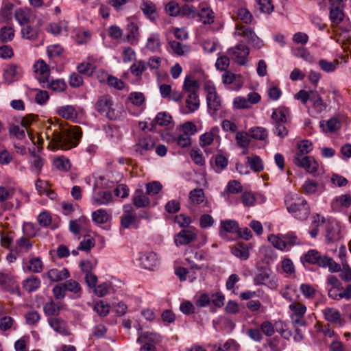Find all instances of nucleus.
I'll use <instances>...</instances> for the list:
<instances>
[{"mask_svg":"<svg viewBox=\"0 0 351 351\" xmlns=\"http://www.w3.org/2000/svg\"><path fill=\"white\" fill-rule=\"evenodd\" d=\"M48 122L50 125L46 127L45 136L49 141V148L69 150L77 146L82 136L79 126L65 127L62 123L51 119Z\"/></svg>","mask_w":351,"mask_h":351,"instance_id":"1","label":"nucleus"},{"mask_svg":"<svg viewBox=\"0 0 351 351\" xmlns=\"http://www.w3.org/2000/svg\"><path fill=\"white\" fill-rule=\"evenodd\" d=\"M287 211L295 219L304 221L310 215V206L307 201L296 195L288 194L285 198Z\"/></svg>","mask_w":351,"mask_h":351,"instance_id":"2","label":"nucleus"},{"mask_svg":"<svg viewBox=\"0 0 351 351\" xmlns=\"http://www.w3.org/2000/svg\"><path fill=\"white\" fill-rule=\"evenodd\" d=\"M304 260L310 264L317 265L320 267H328L331 273L340 271V265L339 263L326 255H322L315 250L308 251L304 255Z\"/></svg>","mask_w":351,"mask_h":351,"instance_id":"3","label":"nucleus"},{"mask_svg":"<svg viewBox=\"0 0 351 351\" xmlns=\"http://www.w3.org/2000/svg\"><path fill=\"white\" fill-rule=\"evenodd\" d=\"M255 285H265L270 289H276L278 287V281L272 271L268 267H257V271L253 278Z\"/></svg>","mask_w":351,"mask_h":351,"instance_id":"4","label":"nucleus"},{"mask_svg":"<svg viewBox=\"0 0 351 351\" xmlns=\"http://www.w3.org/2000/svg\"><path fill=\"white\" fill-rule=\"evenodd\" d=\"M344 227L337 220L329 218L325 225V238L328 243L339 241L343 237Z\"/></svg>","mask_w":351,"mask_h":351,"instance_id":"5","label":"nucleus"},{"mask_svg":"<svg viewBox=\"0 0 351 351\" xmlns=\"http://www.w3.org/2000/svg\"><path fill=\"white\" fill-rule=\"evenodd\" d=\"M235 36H241L252 47L261 49L263 47V41L256 34L254 30L246 25L237 23L234 32Z\"/></svg>","mask_w":351,"mask_h":351,"instance_id":"6","label":"nucleus"},{"mask_svg":"<svg viewBox=\"0 0 351 351\" xmlns=\"http://www.w3.org/2000/svg\"><path fill=\"white\" fill-rule=\"evenodd\" d=\"M293 162L298 167L304 169L306 173L313 176H316L321 170L319 164L311 156H293Z\"/></svg>","mask_w":351,"mask_h":351,"instance_id":"7","label":"nucleus"},{"mask_svg":"<svg viewBox=\"0 0 351 351\" xmlns=\"http://www.w3.org/2000/svg\"><path fill=\"white\" fill-rule=\"evenodd\" d=\"M128 108L130 113L138 116L146 108V99L141 92H131L128 97Z\"/></svg>","mask_w":351,"mask_h":351,"instance_id":"8","label":"nucleus"},{"mask_svg":"<svg viewBox=\"0 0 351 351\" xmlns=\"http://www.w3.org/2000/svg\"><path fill=\"white\" fill-rule=\"evenodd\" d=\"M249 53V47L241 43L229 49L228 51L230 58L240 65L245 64Z\"/></svg>","mask_w":351,"mask_h":351,"instance_id":"9","label":"nucleus"},{"mask_svg":"<svg viewBox=\"0 0 351 351\" xmlns=\"http://www.w3.org/2000/svg\"><path fill=\"white\" fill-rule=\"evenodd\" d=\"M0 289L19 296L21 295L19 285L10 274L0 272Z\"/></svg>","mask_w":351,"mask_h":351,"instance_id":"10","label":"nucleus"},{"mask_svg":"<svg viewBox=\"0 0 351 351\" xmlns=\"http://www.w3.org/2000/svg\"><path fill=\"white\" fill-rule=\"evenodd\" d=\"M289 308L291 312V318L293 322L304 326L305 321L303 317L306 312V306L300 302H293L289 306Z\"/></svg>","mask_w":351,"mask_h":351,"instance_id":"11","label":"nucleus"},{"mask_svg":"<svg viewBox=\"0 0 351 351\" xmlns=\"http://www.w3.org/2000/svg\"><path fill=\"white\" fill-rule=\"evenodd\" d=\"M23 69L15 64H10L3 69V77L5 83L10 84L19 80L23 75Z\"/></svg>","mask_w":351,"mask_h":351,"instance_id":"12","label":"nucleus"},{"mask_svg":"<svg viewBox=\"0 0 351 351\" xmlns=\"http://www.w3.org/2000/svg\"><path fill=\"white\" fill-rule=\"evenodd\" d=\"M121 224L124 228H138V220L131 205L124 206V213L121 217Z\"/></svg>","mask_w":351,"mask_h":351,"instance_id":"13","label":"nucleus"},{"mask_svg":"<svg viewBox=\"0 0 351 351\" xmlns=\"http://www.w3.org/2000/svg\"><path fill=\"white\" fill-rule=\"evenodd\" d=\"M33 68L36 78L41 85L47 83L49 78V69L45 62L43 60H38L34 63Z\"/></svg>","mask_w":351,"mask_h":351,"instance_id":"14","label":"nucleus"},{"mask_svg":"<svg viewBox=\"0 0 351 351\" xmlns=\"http://www.w3.org/2000/svg\"><path fill=\"white\" fill-rule=\"evenodd\" d=\"M140 265L142 268L152 270L159 264L157 254L153 252L141 253L139 256Z\"/></svg>","mask_w":351,"mask_h":351,"instance_id":"15","label":"nucleus"},{"mask_svg":"<svg viewBox=\"0 0 351 351\" xmlns=\"http://www.w3.org/2000/svg\"><path fill=\"white\" fill-rule=\"evenodd\" d=\"M57 114L62 118L73 122H78L80 110L75 106L66 105L57 108Z\"/></svg>","mask_w":351,"mask_h":351,"instance_id":"16","label":"nucleus"},{"mask_svg":"<svg viewBox=\"0 0 351 351\" xmlns=\"http://www.w3.org/2000/svg\"><path fill=\"white\" fill-rule=\"evenodd\" d=\"M113 101L110 96L104 95L99 98L97 104V110L102 113H106L110 119H113Z\"/></svg>","mask_w":351,"mask_h":351,"instance_id":"17","label":"nucleus"},{"mask_svg":"<svg viewBox=\"0 0 351 351\" xmlns=\"http://www.w3.org/2000/svg\"><path fill=\"white\" fill-rule=\"evenodd\" d=\"M351 204V196L349 194H341L335 197L331 202L330 206L333 211L340 212L348 208Z\"/></svg>","mask_w":351,"mask_h":351,"instance_id":"18","label":"nucleus"},{"mask_svg":"<svg viewBox=\"0 0 351 351\" xmlns=\"http://www.w3.org/2000/svg\"><path fill=\"white\" fill-rule=\"evenodd\" d=\"M112 201V195L106 190H94L91 197V203L95 206L107 205Z\"/></svg>","mask_w":351,"mask_h":351,"instance_id":"19","label":"nucleus"},{"mask_svg":"<svg viewBox=\"0 0 351 351\" xmlns=\"http://www.w3.org/2000/svg\"><path fill=\"white\" fill-rule=\"evenodd\" d=\"M324 319L332 324L343 326L346 322L339 311L335 308H326L322 311Z\"/></svg>","mask_w":351,"mask_h":351,"instance_id":"20","label":"nucleus"},{"mask_svg":"<svg viewBox=\"0 0 351 351\" xmlns=\"http://www.w3.org/2000/svg\"><path fill=\"white\" fill-rule=\"evenodd\" d=\"M197 232L195 229L181 230L175 236L174 242L177 246L189 244L195 240Z\"/></svg>","mask_w":351,"mask_h":351,"instance_id":"21","label":"nucleus"},{"mask_svg":"<svg viewBox=\"0 0 351 351\" xmlns=\"http://www.w3.org/2000/svg\"><path fill=\"white\" fill-rule=\"evenodd\" d=\"M239 229V223L234 219L223 220L220 222L219 228V235L221 237H225L226 233H236Z\"/></svg>","mask_w":351,"mask_h":351,"instance_id":"22","label":"nucleus"},{"mask_svg":"<svg viewBox=\"0 0 351 351\" xmlns=\"http://www.w3.org/2000/svg\"><path fill=\"white\" fill-rule=\"evenodd\" d=\"M32 246L33 243L31 240L25 236H22L16 240L13 250L15 254L21 256L24 253H27L32 248Z\"/></svg>","mask_w":351,"mask_h":351,"instance_id":"23","label":"nucleus"},{"mask_svg":"<svg viewBox=\"0 0 351 351\" xmlns=\"http://www.w3.org/2000/svg\"><path fill=\"white\" fill-rule=\"evenodd\" d=\"M302 192L306 195H314L321 193L324 190V186H320L317 181L307 179L302 185Z\"/></svg>","mask_w":351,"mask_h":351,"instance_id":"24","label":"nucleus"},{"mask_svg":"<svg viewBox=\"0 0 351 351\" xmlns=\"http://www.w3.org/2000/svg\"><path fill=\"white\" fill-rule=\"evenodd\" d=\"M49 326L58 333L63 336H69L71 332L67 327L66 323L58 317H51L48 319Z\"/></svg>","mask_w":351,"mask_h":351,"instance_id":"25","label":"nucleus"},{"mask_svg":"<svg viewBox=\"0 0 351 351\" xmlns=\"http://www.w3.org/2000/svg\"><path fill=\"white\" fill-rule=\"evenodd\" d=\"M46 276L51 282H59L69 278L70 274L66 268H53L46 273Z\"/></svg>","mask_w":351,"mask_h":351,"instance_id":"26","label":"nucleus"},{"mask_svg":"<svg viewBox=\"0 0 351 351\" xmlns=\"http://www.w3.org/2000/svg\"><path fill=\"white\" fill-rule=\"evenodd\" d=\"M199 16L204 24H211L214 22L215 14L211 8L205 3L199 4Z\"/></svg>","mask_w":351,"mask_h":351,"instance_id":"27","label":"nucleus"},{"mask_svg":"<svg viewBox=\"0 0 351 351\" xmlns=\"http://www.w3.org/2000/svg\"><path fill=\"white\" fill-rule=\"evenodd\" d=\"M140 8L143 14L150 20H155L158 17L156 6L152 1L149 0L143 1Z\"/></svg>","mask_w":351,"mask_h":351,"instance_id":"28","label":"nucleus"},{"mask_svg":"<svg viewBox=\"0 0 351 351\" xmlns=\"http://www.w3.org/2000/svg\"><path fill=\"white\" fill-rule=\"evenodd\" d=\"M154 145V141L152 138L146 136L139 139L134 149L136 152L144 154L145 152L152 150Z\"/></svg>","mask_w":351,"mask_h":351,"instance_id":"29","label":"nucleus"},{"mask_svg":"<svg viewBox=\"0 0 351 351\" xmlns=\"http://www.w3.org/2000/svg\"><path fill=\"white\" fill-rule=\"evenodd\" d=\"M185 102L186 109L183 111V113L189 114L196 111L199 107V99L197 93L188 94Z\"/></svg>","mask_w":351,"mask_h":351,"instance_id":"30","label":"nucleus"},{"mask_svg":"<svg viewBox=\"0 0 351 351\" xmlns=\"http://www.w3.org/2000/svg\"><path fill=\"white\" fill-rule=\"evenodd\" d=\"M234 256L242 261H246L250 256L248 247L242 243H238L231 247Z\"/></svg>","mask_w":351,"mask_h":351,"instance_id":"31","label":"nucleus"},{"mask_svg":"<svg viewBox=\"0 0 351 351\" xmlns=\"http://www.w3.org/2000/svg\"><path fill=\"white\" fill-rule=\"evenodd\" d=\"M343 5H336L332 2L330 5V19L335 24L340 23L344 16L343 12Z\"/></svg>","mask_w":351,"mask_h":351,"instance_id":"32","label":"nucleus"},{"mask_svg":"<svg viewBox=\"0 0 351 351\" xmlns=\"http://www.w3.org/2000/svg\"><path fill=\"white\" fill-rule=\"evenodd\" d=\"M243 187L241 183L237 180L228 182L225 190L221 192V196L226 199L230 198L231 194H237L242 191Z\"/></svg>","mask_w":351,"mask_h":351,"instance_id":"33","label":"nucleus"},{"mask_svg":"<svg viewBox=\"0 0 351 351\" xmlns=\"http://www.w3.org/2000/svg\"><path fill=\"white\" fill-rule=\"evenodd\" d=\"M161 339L162 337L158 333L147 331L144 332L139 335L137 339V342L154 343L156 345L160 342Z\"/></svg>","mask_w":351,"mask_h":351,"instance_id":"34","label":"nucleus"},{"mask_svg":"<svg viewBox=\"0 0 351 351\" xmlns=\"http://www.w3.org/2000/svg\"><path fill=\"white\" fill-rule=\"evenodd\" d=\"M161 47L160 36L158 33H152L147 38L145 47L152 52L158 51Z\"/></svg>","mask_w":351,"mask_h":351,"instance_id":"35","label":"nucleus"},{"mask_svg":"<svg viewBox=\"0 0 351 351\" xmlns=\"http://www.w3.org/2000/svg\"><path fill=\"white\" fill-rule=\"evenodd\" d=\"M267 240L272 244V245L280 250L287 251V243L284 238V234H269L267 237Z\"/></svg>","mask_w":351,"mask_h":351,"instance_id":"36","label":"nucleus"},{"mask_svg":"<svg viewBox=\"0 0 351 351\" xmlns=\"http://www.w3.org/2000/svg\"><path fill=\"white\" fill-rule=\"evenodd\" d=\"M44 164L45 160L40 156L32 154L29 160V168L33 173L38 176L42 171Z\"/></svg>","mask_w":351,"mask_h":351,"instance_id":"37","label":"nucleus"},{"mask_svg":"<svg viewBox=\"0 0 351 351\" xmlns=\"http://www.w3.org/2000/svg\"><path fill=\"white\" fill-rule=\"evenodd\" d=\"M184 91L188 94L197 93L199 84L197 80L191 75L186 76L184 78L183 86Z\"/></svg>","mask_w":351,"mask_h":351,"instance_id":"38","label":"nucleus"},{"mask_svg":"<svg viewBox=\"0 0 351 351\" xmlns=\"http://www.w3.org/2000/svg\"><path fill=\"white\" fill-rule=\"evenodd\" d=\"M320 127L325 132H333L341 128V121L338 118L332 117L327 121H320Z\"/></svg>","mask_w":351,"mask_h":351,"instance_id":"39","label":"nucleus"},{"mask_svg":"<svg viewBox=\"0 0 351 351\" xmlns=\"http://www.w3.org/2000/svg\"><path fill=\"white\" fill-rule=\"evenodd\" d=\"M311 102L312 103L313 110L317 114L322 112L326 108V104L324 102L319 93L315 90L312 91Z\"/></svg>","mask_w":351,"mask_h":351,"instance_id":"40","label":"nucleus"},{"mask_svg":"<svg viewBox=\"0 0 351 351\" xmlns=\"http://www.w3.org/2000/svg\"><path fill=\"white\" fill-rule=\"evenodd\" d=\"M169 45L171 49V52L177 56H185L191 51L189 46L183 45L176 40L169 41Z\"/></svg>","mask_w":351,"mask_h":351,"instance_id":"41","label":"nucleus"},{"mask_svg":"<svg viewBox=\"0 0 351 351\" xmlns=\"http://www.w3.org/2000/svg\"><path fill=\"white\" fill-rule=\"evenodd\" d=\"M206 102L209 113L214 114L216 111L219 110L221 104L219 96L216 93L206 95Z\"/></svg>","mask_w":351,"mask_h":351,"instance_id":"42","label":"nucleus"},{"mask_svg":"<svg viewBox=\"0 0 351 351\" xmlns=\"http://www.w3.org/2000/svg\"><path fill=\"white\" fill-rule=\"evenodd\" d=\"M133 204L138 208L146 207L149 205V197L145 195L142 190H136L133 195Z\"/></svg>","mask_w":351,"mask_h":351,"instance_id":"43","label":"nucleus"},{"mask_svg":"<svg viewBox=\"0 0 351 351\" xmlns=\"http://www.w3.org/2000/svg\"><path fill=\"white\" fill-rule=\"evenodd\" d=\"M326 283L330 287L328 288V293L329 298H330V293H336L343 289L341 282L340 280L333 275H329L326 279Z\"/></svg>","mask_w":351,"mask_h":351,"instance_id":"44","label":"nucleus"},{"mask_svg":"<svg viewBox=\"0 0 351 351\" xmlns=\"http://www.w3.org/2000/svg\"><path fill=\"white\" fill-rule=\"evenodd\" d=\"M313 150V144L308 140H302L297 143V149L293 156H308V154Z\"/></svg>","mask_w":351,"mask_h":351,"instance_id":"45","label":"nucleus"},{"mask_svg":"<svg viewBox=\"0 0 351 351\" xmlns=\"http://www.w3.org/2000/svg\"><path fill=\"white\" fill-rule=\"evenodd\" d=\"M40 280L38 277L31 276L23 282V287L28 292H33L40 287Z\"/></svg>","mask_w":351,"mask_h":351,"instance_id":"46","label":"nucleus"},{"mask_svg":"<svg viewBox=\"0 0 351 351\" xmlns=\"http://www.w3.org/2000/svg\"><path fill=\"white\" fill-rule=\"evenodd\" d=\"M249 134L252 138L258 141H265L268 137L267 129L260 126L250 128Z\"/></svg>","mask_w":351,"mask_h":351,"instance_id":"47","label":"nucleus"},{"mask_svg":"<svg viewBox=\"0 0 351 351\" xmlns=\"http://www.w3.org/2000/svg\"><path fill=\"white\" fill-rule=\"evenodd\" d=\"M289 114V111L285 108H278L274 109L271 119L275 123H285L287 121V116Z\"/></svg>","mask_w":351,"mask_h":351,"instance_id":"48","label":"nucleus"},{"mask_svg":"<svg viewBox=\"0 0 351 351\" xmlns=\"http://www.w3.org/2000/svg\"><path fill=\"white\" fill-rule=\"evenodd\" d=\"M63 284L66 291L73 293L76 298L81 297L82 290L77 281L70 279L65 281Z\"/></svg>","mask_w":351,"mask_h":351,"instance_id":"49","label":"nucleus"},{"mask_svg":"<svg viewBox=\"0 0 351 351\" xmlns=\"http://www.w3.org/2000/svg\"><path fill=\"white\" fill-rule=\"evenodd\" d=\"M218 131V128H213L208 132L202 134L199 137L200 145L203 147L210 145L217 136Z\"/></svg>","mask_w":351,"mask_h":351,"instance_id":"50","label":"nucleus"},{"mask_svg":"<svg viewBox=\"0 0 351 351\" xmlns=\"http://www.w3.org/2000/svg\"><path fill=\"white\" fill-rule=\"evenodd\" d=\"M127 30L128 34L127 35V38L130 42L137 41L139 39V27L137 23L130 21V23L127 25Z\"/></svg>","mask_w":351,"mask_h":351,"instance_id":"51","label":"nucleus"},{"mask_svg":"<svg viewBox=\"0 0 351 351\" xmlns=\"http://www.w3.org/2000/svg\"><path fill=\"white\" fill-rule=\"evenodd\" d=\"M44 267L43 261L40 258L33 257L31 258L27 265V269L29 271L32 273H40Z\"/></svg>","mask_w":351,"mask_h":351,"instance_id":"52","label":"nucleus"},{"mask_svg":"<svg viewBox=\"0 0 351 351\" xmlns=\"http://www.w3.org/2000/svg\"><path fill=\"white\" fill-rule=\"evenodd\" d=\"M110 218V215L104 209H98L92 213V219L96 223H105Z\"/></svg>","mask_w":351,"mask_h":351,"instance_id":"53","label":"nucleus"},{"mask_svg":"<svg viewBox=\"0 0 351 351\" xmlns=\"http://www.w3.org/2000/svg\"><path fill=\"white\" fill-rule=\"evenodd\" d=\"M31 17V10L29 8L18 9L15 12L16 20L20 25L27 23Z\"/></svg>","mask_w":351,"mask_h":351,"instance_id":"54","label":"nucleus"},{"mask_svg":"<svg viewBox=\"0 0 351 351\" xmlns=\"http://www.w3.org/2000/svg\"><path fill=\"white\" fill-rule=\"evenodd\" d=\"M42 86L44 88H51L55 91H63L66 88V84L63 80H55L51 82L47 80V83L43 84Z\"/></svg>","mask_w":351,"mask_h":351,"instance_id":"55","label":"nucleus"},{"mask_svg":"<svg viewBox=\"0 0 351 351\" xmlns=\"http://www.w3.org/2000/svg\"><path fill=\"white\" fill-rule=\"evenodd\" d=\"M53 164L58 170L67 171L71 168L69 160L64 156H59L53 160Z\"/></svg>","mask_w":351,"mask_h":351,"instance_id":"56","label":"nucleus"},{"mask_svg":"<svg viewBox=\"0 0 351 351\" xmlns=\"http://www.w3.org/2000/svg\"><path fill=\"white\" fill-rule=\"evenodd\" d=\"M247 161L250 168L256 172L261 171L264 168L263 162L258 156H248Z\"/></svg>","mask_w":351,"mask_h":351,"instance_id":"57","label":"nucleus"},{"mask_svg":"<svg viewBox=\"0 0 351 351\" xmlns=\"http://www.w3.org/2000/svg\"><path fill=\"white\" fill-rule=\"evenodd\" d=\"M13 328L16 329V324L14 319L10 316H4L0 319V330L7 331Z\"/></svg>","mask_w":351,"mask_h":351,"instance_id":"58","label":"nucleus"},{"mask_svg":"<svg viewBox=\"0 0 351 351\" xmlns=\"http://www.w3.org/2000/svg\"><path fill=\"white\" fill-rule=\"evenodd\" d=\"M43 310L48 316L58 315L60 311V304L52 301L47 302L43 306Z\"/></svg>","mask_w":351,"mask_h":351,"instance_id":"59","label":"nucleus"},{"mask_svg":"<svg viewBox=\"0 0 351 351\" xmlns=\"http://www.w3.org/2000/svg\"><path fill=\"white\" fill-rule=\"evenodd\" d=\"M293 55L295 57L302 58L309 63L314 62L315 61V58L311 53L306 49L303 47L295 49L293 51Z\"/></svg>","mask_w":351,"mask_h":351,"instance_id":"60","label":"nucleus"},{"mask_svg":"<svg viewBox=\"0 0 351 351\" xmlns=\"http://www.w3.org/2000/svg\"><path fill=\"white\" fill-rule=\"evenodd\" d=\"M281 267L287 276H291L294 275L295 272V265L293 261L289 258H285L281 261Z\"/></svg>","mask_w":351,"mask_h":351,"instance_id":"61","label":"nucleus"},{"mask_svg":"<svg viewBox=\"0 0 351 351\" xmlns=\"http://www.w3.org/2000/svg\"><path fill=\"white\" fill-rule=\"evenodd\" d=\"M171 116L169 114L161 112L157 114L153 121V124H158L160 126H167L171 123Z\"/></svg>","mask_w":351,"mask_h":351,"instance_id":"62","label":"nucleus"},{"mask_svg":"<svg viewBox=\"0 0 351 351\" xmlns=\"http://www.w3.org/2000/svg\"><path fill=\"white\" fill-rule=\"evenodd\" d=\"M38 30L31 26H25L21 29V36L23 38L35 40L38 37Z\"/></svg>","mask_w":351,"mask_h":351,"instance_id":"63","label":"nucleus"},{"mask_svg":"<svg viewBox=\"0 0 351 351\" xmlns=\"http://www.w3.org/2000/svg\"><path fill=\"white\" fill-rule=\"evenodd\" d=\"M217 351H239V345L234 339H228L223 345H219Z\"/></svg>","mask_w":351,"mask_h":351,"instance_id":"64","label":"nucleus"}]
</instances>
